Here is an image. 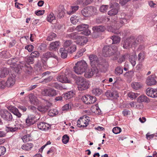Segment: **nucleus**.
Returning <instances> with one entry per match:
<instances>
[{
	"label": "nucleus",
	"mask_w": 157,
	"mask_h": 157,
	"mask_svg": "<svg viewBox=\"0 0 157 157\" xmlns=\"http://www.w3.org/2000/svg\"><path fill=\"white\" fill-rule=\"evenodd\" d=\"M102 53L105 57L110 56L113 55L118 56L120 54L117 47L115 45L112 47L109 45L105 46L103 49Z\"/></svg>",
	"instance_id": "obj_1"
},
{
	"label": "nucleus",
	"mask_w": 157,
	"mask_h": 157,
	"mask_svg": "<svg viewBox=\"0 0 157 157\" xmlns=\"http://www.w3.org/2000/svg\"><path fill=\"white\" fill-rule=\"evenodd\" d=\"M87 64L84 60L78 62L75 64L73 69L75 72L78 75L83 73L86 71L87 67Z\"/></svg>",
	"instance_id": "obj_2"
},
{
	"label": "nucleus",
	"mask_w": 157,
	"mask_h": 157,
	"mask_svg": "<svg viewBox=\"0 0 157 157\" xmlns=\"http://www.w3.org/2000/svg\"><path fill=\"white\" fill-rule=\"evenodd\" d=\"M76 83L79 90H86L90 87V82L82 77H78L77 78Z\"/></svg>",
	"instance_id": "obj_3"
},
{
	"label": "nucleus",
	"mask_w": 157,
	"mask_h": 157,
	"mask_svg": "<svg viewBox=\"0 0 157 157\" xmlns=\"http://www.w3.org/2000/svg\"><path fill=\"white\" fill-rule=\"evenodd\" d=\"M68 36L70 38L76 40V43L80 45H83L88 42L86 37L78 36L76 33H71L68 34Z\"/></svg>",
	"instance_id": "obj_4"
},
{
	"label": "nucleus",
	"mask_w": 157,
	"mask_h": 157,
	"mask_svg": "<svg viewBox=\"0 0 157 157\" xmlns=\"http://www.w3.org/2000/svg\"><path fill=\"white\" fill-rule=\"evenodd\" d=\"M138 43V41L133 36H131L125 40L123 43V48L129 49L133 45L135 46Z\"/></svg>",
	"instance_id": "obj_5"
},
{
	"label": "nucleus",
	"mask_w": 157,
	"mask_h": 157,
	"mask_svg": "<svg viewBox=\"0 0 157 157\" xmlns=\"http://www.w3.org/2000/svg\"><path fill=\"white\" fill-rule=\"evenodd\" d=\"M92 68H89L86 70L84 76L86 78H90L94 75H97L99 71L96 67L91 66Z\"/></svg>",
	"instance_id": "obj_6"
},
{
	"label": "nucleus",
	"mask_w": 157,
	"mask_h": 157,
	"mask_svg": "<svg viewBox=\"0 0 157 157\" xmlns=\"http://www.w3.org/2000/svg\"><path fill=\"white\" fill-rule=\"evenodd\" d=\"M89 25L85 24H82L78 26L76 29L78 31H83V34L85 35H89L90 33V31L88 29Z\"/></svg>",
	"instance_id": "obj_7"
},
{
	"label": "nucleus",
	"mask_w": 157,
	"mask_h": 157,
	"mask_svg": "<svg viewBox=\"0 0 157 157\" xmlns=\"http://www.w3.org/2000/svg\"><path fill=\"white\" fill-rule=\"evenodd\" d=\"M96 11V9L93 7H86L83 9L81 13L85 17H88Z\"/></svg>",
	"instance_id": "obj_8"
},
{
	"label": "nucleus",
	"mask_w": 157,
	"mask_h": 157,
	"mask_svg": "<svg viewBox=\"0 0 157 157\" xmlns=\"http://www.w3.org/2000/svg\"><path fill=\"white\" fill-rule=\"evenodd\" d=\"M82 100L84 103L86 104L94 103L96 101V99L95 97L88 95L82 96Z\"/></svg>",
	"instance_id": "obj_9"
},
{
	"label": "nucleus",
	"mask_w": 157,
	"mask_h": 157,
	"mask_svg": "<svg viewBox=\"0 0 157 157\" xmlns=\"http://www.w3.org/2000/svg\"><path fill=\"white\" fill-rule=\"evenodd\" d=\"M42 94L44 96L52 97L56 95L57 94V92L54 89L49 88L43 90Z\"/></svg>",
	"instance_id": "obj_10"
},
{
	"label": "nucleus",
	"mask_w": 157,
	"mask_h": 157,
	"mask_svg": "<svg viewBox=\"0 0 157 157\" xmlns=\"http://www.w3.org/2000/svg\"><path fill=\"white\" fill-rule=\"evenodd\" d=\"M89 58L91 66L96 67L99 64V62L98 57L95 55H90Z\"/></svg>",
	"instance_id": "obj_11"
},
{
	"label": "nucleus",
	"mask_w": 157,
	"mask_h": 157,
	"mask_svg": "<svg viewBox=\"0 0 157 157\" xmlns=\"http://www.w3.org/2000/svg\"><path fill=\"white\" fill-rule=\"evenodd\" d=\"M89 120L86 117L80 118L77 121V126L80 128L86 127L88 124Z\"/></svg>",
	"instance_id": "obj_12"
},
{
	"label": "nucleus",
	"mask_w": 157,
	"mask_h": 157,
	"mask_svg": "<svg viewBox=\"0 0 157 157\" xmlns=\"http://www.w3.org/2000/svg\"><path fill=\"white\" fill-rule=\"evenodd\" d=\"M64 9L62 6H59L57 10L54 11L55 14L59 18H61L63 17L64 14Z\"/></svg>",
	"instance_id": "obj_13"
},
{
	"label": "nucleus",
	"mask_w": 157,
	"mask_h": 157,
	"mask_svg": "<svg viewBox=\"0 0 157 157\" xmlns=\"http://www.w3.org/2000/svg\"><path fill=\"white\" fill-rule=\"evenodd\" d=\"M126 16H125L124 13H122L121 14V17L120 18L119 21H115L114 23L116 24V26H117V28L118 29L121 27L123 23L126 22Z\"/></svg>",
	"instance_id": "obj_14"
},
{
	"label": "nucleus",
	"mask_w": 157,
	"mask_h": 157,
	"mask_svg": "<svg viewBox=\"0 0 157 157\" xmlns=\"http://www.w3.org/2000/svg\"><path fill=\"white\" fill-rule=\"evenodd\" d=\"M1 115L2 117L6 121H10L12 118L11 114L6 110L2 111L1 112Z\"/></svg>",
	"instance_id": "obj_15"
},
{
	"label": "nucleus",
	"mask_w": 157,
	"mask_h": 157,
	"mask_svg": "<svg viewBox=\"0 0 157 157\" xmlns=\"http://www.w3.org/2000/svg\"><path fill=\"white\" fill-rule=\"evenodd\" d=\"M146 83L148 86H151L155 84L156 81L154 75H151L148 77L146 81Z\"/></svg>",
	"instance_id": "obj_16"
},
{
	"label": "nucleus",
	"mask_w": 157,
	"mask_h": 157,
	"mask_svg": "<svg viewBox=\"0 0 157 157\" xmlns=\"http://www.w3.org/2000/svg\"><path fill=\"white\" fill-rule=\"evenodd\" d=\"M105 95L107 97L113 99H116L118 97V94L116 91L108 90L105 93Z\"/></svg>",
	"instance_id": "obj_17"
},
{
	"label": "nucleus",
	"mask_w": 157,
	"mask_h": 157,
	"mask_svg": "<svg viewBox=\"0 0 157 157\" xmlns=\"http://www.w3.org/2000/svg\"><path fill=\"white\" fill-rule=\"evenodd\" d=\"M57 80L61 82L65 83H71V81L67 79L64 75H59L57 78Z\"/></svg>",
	"instance_id": "obj_18"
},
{
	"label": "nucleus",
	"mask_w": 157,
	"mask_h": 157,
	"mask_svg": "<svg viewBox=\"0 0 157 157\" xmlns=\"http://www.w3.org/2000/svg\"><path fill=\"white\" fill-rule=\"evenodd\" d=\"M51 105L52 104L48 102L47 105L38 106L37 109L41 112L44 113L49 109Z\"/></svg>",
	"instance_id": "obj_19"
},
{
	"label": "nucleus",
	"mask_w": 157,
	"mask_h": 157,
	"mask_svg": "<svg viewBox=\"0 0 157 157\" xmlns=\"http://www.w3.org/2000/svg\"><path fill=\"white\" fill-rule=\"evenodd\" d=\"M34 119L35 117L33 115H30L28 116L26 120V123L29 126L35 123Z\"/></svg>",
	"instance_id": "obj_20"
},
{
	"label": "nucleus",
	"mask_w": 157,
	"mask_h": 157,
	"mask_svg": "<svg viewBox=\"0 0 157 157\" xmlns=\"http://www.w3.org/2000/svg\"><path fill=\"white\" fill-rule=\"evenodd\" d=\"M38 128L42 130H48L49 128L48 124L45 122H40L37 124Z\"/></svg>",
	"instance_id": "obj_21"
},
{
	"label": "nucleus",
	"mask_w": 157,
	"mask_h": 157,
	"mask_svg": "<svg viewBox=\"0 0 157 157\" xmlns=\"http://www.w3.org/2000/svg\"><path fill=\"white\" fill-rule=\"evenodd\" d=\"M60 45V43L59 41H56L51 43L49 45V48L50 50H56Z\"/></svg>",
	"instance_id": "obj_22"
},
{
	"label": "nucleus",
	"mask_w": 157,
	"mask_h": 157,
	"mask_svg": "<svg viewBox=\"0 0 157 157\" xmlns=\"http://www.w3.org/2000/svg\"><path fill=\"white\" fill-rule=\"evenodd\" d=\"M113 5L115 6L116 8L113 9L108 12V14L110 15H115L118 13L117 8L118 7L119 4L117 3H115Z\"/></svg>",
	"instance_id": "obj_23"
},
{
	"label": "nucleus",
	"mask_w": 157,
	"mask_h": 157,
	"mask_svg": "<svg viewBox=\"0 0 157 157\" xmlns=\"http://www.w3.org/2000/svg\"><path fill=\"white\" fill-rule=\"evenodd\" d=\"M29 101L31 103L35 105H37L39 103V101L37 98L34 95H30L29 97Z\"/></svg>",
	"instance_id": "obj_24"
},
{
	"label": "nucleus",
	"mask_w": 157,
	"mask_h": 157,
	"mask_svg": "<svg viewBox=\"0 0 157 157\" xmlns=\"http://www.w3.org/2000/svg\"><path fill=\"white\" fill-rule=\"evenodd\" d=\"M120 37L118 36H111L109 41H111V43L112 42L113 44H116L120 42Z\"/></svg>",
	"instance_id": "obj_25"
},
{
	"label": "nucleus",
	"mask_w": 157,
	"mask_h": 157,
	"mask_svg": "<svg viewBox=\"0 0 157 157\" xmlns=\"http://www.w3.org/2000/svg\"><path fill=\"white\" fill-rule=\"evenodd\" d=\"M15 80L14 77L10 76L8 78V80L6 82V86L10 87L13 86L15 83Z\"/></svg>",
	"instance_id": "obj_26"
},
{
	"label": "nucleus",
	"mask_w": 157,
	"mask_h": 157,
	"mask_svg": "<svg viewBox=\"0 0 157 157\" xmlns=\"http://www.w3.org/2000/svg\"><path fill=\"white\" fill-rule=\"evenodd\" d=\"M59 52L62 58L65 59L67 57V53L68 52L67 50L65 49L64 48H61L59 49Z\"/></svg>",
	"instance_id": "obj_27"
},
{
	"label": "nucleus",
	"mask_w": 157,
	"mask_h": 157,
	"mask_svg": "<svg viewBox=\"0 0 157 157\" xmlns=\"http://www.w3.org/2000/svg\"><path fill=\"white\" fill-rule=\"evenodd\" d=\"M92 29L94 32H103L105 30V28L101 25L95 26L93 27Z\"/></svg>",
	"instance_id": "obj_28"
},
{
	"label": "nucleus",
	"mask_w": 157,
	"mask_h": 157,
	"mask_svg": "<svg viewBox=\"0 0 157 157\" xmlns=\"http://www.w3.org/2000/svg\"><path fill=\"white\" fill-rule=\"evenodd\" d=\"M74 95L73 91H70L64 94L63 97L65 99H69L72 97Z\"/></svg>",
	"instance_id": "obj_29"
},
{
	"label": "nucleus",
	"mask_w": 157,
	"mask_h": 157,
	"mask_svg": "<svg viewBox=\"0 0 157 157\" xmlns=\"http://www.w3.org/2000/svg\"><path fill=\"white\" fill-rule=\"evenodd\" d=\"M33 145L30 143H27L23 144L21 147V148L25 150H29L33 147Z\"/></svg>",
	"instance_id": "obj_30"
},
{
	"label": "nucleus",
	"mask_w": 157,
	"mask_h": 157,
	"mask_svg": "<svg viewBox=\"0 0 157 157\" xmlns=\"http://www.w3.org/2000/svg\"><path fill=\"white\" fill-rule=\"evenodd\" d=\"M131 85L133 89L136 90H138L140 89L142 86V85L140 83L136 82H132L131 84Z\"/></svg>",
	"instance_id": "obj_31"
},
{
	"label": "nucleus",
	"mask_w": 157,
	"mask_h": 157,
	"mask_svg": "<svg viewBox=\"0 0 157 157\" xmlns=\"http://www.w3.org/2000/svg\"><path fill=\"white\" fill-rule=\"evenodd\" d=\"M8 74V70L6 68H4L2 69L0 73V78H4Z\"/></svg>",
	"instance_id": "obj_32"
},
{
	"label": "nucleus",
	"mask_w": 157,
	"mask_h": 157,
	"mask_svg": "<svg viewBox=\"0 0 157 157\" xmlns=\"http://www.w3.org/2000/svg\"><path fill=\"white\" fill-rule=\"evenodd\" d=\"M136 56L135 55H131L129 56V61L133 66H134L136 64Z\"/></svg>",
	"instance_id": "obj_33"
},
{
	"label": "nucleus",
	"mask_w": 157,
	"mask_h": 157,
	"mask_svg": "<svg viewBox=\"0 0 157 157\" xmlns=\"http://www.w3.org/2000/svg\"><path fill=\"white\" fill-rule=\"evenodd\" d=\"M11 112L14 115H16L18 117H20L21 116V114L19 112L18 110L16 108L12 107H11Z\"/></svg>",
	"instance_id": "obj_34"
},
{
	"label": "nucleus",
	"mask_w": 157,
	"mask_h": 157,
	"mask_svg": "<svg viewBox=\"0 0 157 157\" xmlns=\"http://www.w3.org/2000/svg\"><path fill=\"white\" fill-rule=\"evenodd\" d=\"M55 18L56 17L54 15V14L52 13H51L48 15L47 20L48 21L52 23L53 21L55 20Z\"/></svg>",
	"instance_id": "obj_35"
},
{
	"label": "nucleus",
	"mask_w": 157,
	"mask_h": 157,
	"mask_svg": "<svg viewBox=\"0 0 157 157\" xmlns=\"http://www.w3.org/2000/svg\"><path fill=\"white\" fill-rule=\"evenodd\" d=\"M107 19L108 21H109V18L106 17H98L96 20V22L98 23H103L105 20Z\"/></svg>",
	"instance_id": "obj_36"
},
{
	"label": "nucleus",
	"mask_w": 157,
	"mask_h": 157,
	"mask_svg": "<svg viewBox=\"0 0 157 157\" xmlns=\"http://www.w3.org/2000/svg\"><path fill=\"white\" fill-rule=\"evenodd\" d=\"M70 19L71 23L74 24L79 21L80 18L79 17L76 16H73L71 17Z\"/></svg>",
	"instance_id": "obj_37"
},
{
	"label": "nucleus",
	"mask_w": 157,
	"mask_h": 157,
	"mask_svg": "<svg viewBox=\"0 0 157 157\" xmlns=\"http://www.w3.org/2000/svg\"><path fill=\"white\" fill-rule=\"evenodd\" d=\"M92 92L94 95L99 96L102 93V91L98 88H94L92 90Z\"/></svg>",
	"instance_id": "obj_38"
},
{
	"label": "nucleus",
	"mask_w": 157,
	"mask_h": 157,
	"mask_svg": "<svg viewBox=\"0 0 157 157\" xmlns=\"http://www.w3.org/2000/svg\"><path fill=\"white\" fill-rule=\"evenodd\" d=\"M137 101L139 103L142 102L144 101H147L148 99L146 96L141 95L137 98Z\"/></svg>",
	"instance_id": "obj_39"
},
{
	"label": "nucleus",
	"mask_w": 157,
	"mask_h": 157,
	"mask_svg": "<svg viewBox=\"0 0 157 157\" xmlns=\"http://www.w3.org/2000/svg\"><path fill=\"white\" fill-rule=\"evenodd\" d=\"M58 111L57 109H51L48 112V115L49 116H54L58 114Z\"/></svg>",
	"instance_id": "obj_40"
},
{
	"label": "nucleus",
	"mask_w": 157,
	"mask_h": 157,
	"mask_svg": "<svg viewBox=\"0 0 157 157\" xmlns=\"http://www.w3.org/2000/svg\"><path fill=\"white\" fill-rule=\"evenodd\" d=\"M71 10L67 12V13L68 14L71 15L74 13L78 9L79 6H72L71 7Z\"/></svg>",
	"instance_id": "obj_41"
},
{
	"label": "nucleus",
	"mask_w": 157,
	"mask_h": 157,
	"mask_svg": "<svg viewBox=\"0 0 157 157\" xmlns=\"http://www.w3.org/2000/svg\"><path fill=\"white\" fill-rule=\"evenodd\" d=\"M43 56L44 57L46 58V59L50 57H53L55 58H56V57H57L52 52H47L45 53V54Z\"/></svg>",
	"instance_id": "obj_42"
},
{
	"label": "nucleus",
	"mask_w": 157,
	"mask_h": 157,
	"mask_svg": "<svg viewBox=\"0 0 157 157\" xmlns=\"http://www.w3.org/2000/svg\"><path fill=\"white\" fill-rule=\"evenodd\" d=\"M138 94L137 93H135L132 92H129L128 94V96L131 99H133L137 97Z\"/></svg>",
	"instance_id": "obj_43"
},
{
	"label": "nucleus",
	"mask_w": 157,
	"mask_h": 157,
	"mask_svg": "<svg viewBox=\"0 0 157 157\" xmlns=\"http://www.w3.org/2000/svg\"><path fill=\"white\" fill-rule=\"evenodd\" d=\"M56 34L54 33H52L47 37V40L49 41H52L56 37Z\"/></svg>",
	"instance_id": "obj_44"
},
{
	"label": "nucleus",
	"mask_w": 157,
	"mask_h": 157,
	"mask_svg": "<svg viewBox=\"0 0 157 157\" xmlns=\"http://www.w3.org/2000/svg\"><path fill=\"white\" fill-rule=\"evenodd\" d=\"M153 91V89L148 88L146 89V93L147 96L152 98Z\"/></svg>",
	"instance_id": "obj_45"
},
{
	"label": "nucleus",
	"mask_w": 157,
	"mask_h": 157,
	"mask_svg": "<svg viewBox=\"0 0 157 157\" xmlns=\"http://www.w3.org/2000/svg\"><path fill=\"white\" fill-rule=\"evenodd\" d=\"M123 70L122 69L119 67H117L115 69V73L117 75H120L122 74Z\"/></svg>",
	"instance_id": "obj_46"
},
{
	"label": "nucleus",
	"mask_w": 157,
	"mask_h": 157,
	"mask_svg": "<svg viewBox=\"0 0 157 157\" xmlns=\"http://www.w3.org/2000/svg\"><path fill=\"white\" fill-rule=\"evenodd\" d=\"M69 137L67 134L64 135L62 137V141L63 143L64 144H67L69 141Z\"/></svg>",
	"instance_id": "obj_47"
},
{
	"label": "nucleus",
	"mask_w": 157,
	"mask_h": 157,
	"mask_svg": "<svg viewBox=\"0 0 157 157\" xmlns=\"http://www.w3.org/2000/svg\"><path fill=\"white\" fill-rule=\"evenodd\" d=\"M74 44H73L71 40H68L66 41L64 44V46L66 48L70 47L71 46H73Z\"/></svg>",
	"instance_id": "obj_48"
},
{
	"label": "nucleus",
	"mask_w": 157,
	"mask_h": 157,
	"mask_svg": "<svg viewBox=\"0 0 157 157\" xmlns=\"http://www.w3.org/2000/svg\"><path fill=\"white\" fill-rule=\"evenodd\" d=\"M112 131L114 133L117 134L121 132V129L120 128L118 127H116L113 129Z\"/></svg>",
	"instance_id": "obj_49"
},
{
	"label": "nucleus",
	"mask_w": 157,
	"mask_h": 157,
	"mask_svg": "<svg viewBox=\"0 0 157 157\" xmlns=\"http://www.w3.org/2000/svg\"><path fill=\"white\" fill-rule=\"evenodd\" d=\"M31 139V136L29 134H27L24 136L22 138L24 142H27L30 140Z\"/></svg>",
	"instance_id": "obj_50"
},
{
	"label": "nucleus",
	"mask_w": 157,
	"mask_h": 157,
	"mask_svg": "<svg viewBox=\"0 0 157 157\" xmlns=\"http://www.w3.org/2000/svg\"><path fill=\"white\" fill-rule=\"evenodd\" d=\"M76 49V46L74 44L73 46L70 47L68 49V52L70 53H72L75 52Z\"/></svg>",
	"instance_id": "obj_51"
},
{
	"label": "nucleus",
	"mask_w": 157,
	"mask_h": 157,
	"mask_svg": "<svg viewBox=\"0 0 157 157\" xmlns=\"http://www.w3.org/2000/svg\"><path fill=\"white\" fill-rule=\"evenodd\" d=\"M108 7L109 6L107 5H102L100 7V11L102 12H105L107 10Z\"/></svg>",
	"instance_id": "obj_52"
},
{
	"label": "nucleus",
	"mask_w": 157,
	"mask_h": 157,
	"mask_svg": "<svg viewBox=\"0 0 157 157\" xmlns=\"http://www.w3.org/2000/svg\"><path fill=\"white\" fill-rule=\"evenodd\" d=\"M26 61L29 64L33 63L34 62V58L30 55L26 59Z\"/></svg>",
	"instance_id": "obj_53"
},
{
	"label": "nucleus",
	"mask_w": 157,
	"mask_h": 157,
	"mask_svg": "<svg viewBox=\"0 0 157 157\" xmlns=\"http://www.w3.org/2000/svg\"><path fill=\"white\" fill-rule=\"evenodd\" d=\"M31 56L33 58H36L39 56L40 53L38 51H35L31 53Z\"/></svg>",
	"instance_id": "obj_54"
},
{
	"label": "nucleus",
	"mask_w": 157,
	"mask_h": 157,
	"mask_svg": "<svg viewBox=\"0 0 157 157\" xmlns=\"http://www.w3.org/2000/svg\"><path fill=\"white\" fill-rule=\"evenodd\" d=\"M34 48V46L31 44L27 45L25 47V49L28 50L29 52H32Z\"/></svg>",
	"instance_id": "obj_55"
},
{
	"label": "nucleus",
	"mask_w": 157,
	"mask_h": 157,
	"mask_svg": "<svg viewBox=\"0 0 157 157\" xmlns=\"http://www.w3.org/2000/svg\"><path fill=\"white\" fill-rule=\"evenodd\" d=\"M6 131H7V132H14L18 128V127H11L9 126H6Z\"/></svg>",
	"instance_id": "obj_56"
},
{
	"label": "nucleus",
	"mask_w": 157,
	"mask_h": 157,
	"mask_svg": "<svg viewBox=\"0 0 157 157\" xmlns=\"http://www.w3.org/2000/svg\"><path fill=\"white\" fill-rule=\"evenodd\" d=\"M28 109L30 111L33 112V113H37V109H36V108L33 105H30L29 106Z\"/></svg>",
	"instance_id": "obj_57"
},
{
	"label": "nucleus",
	"mask_w": 157,
	"mask_h": 157,
	"mask_svg": "<svg viewBox=\"0 0 157 157\" xmlns=\"http://www.w3.org/2000/svg\"><path fill=\"white\" fill-rule=\"evenodd\" d=\"M46 48V45L45 44H42L39 47V49L40 50L44 51Z\"/></svg>",
	"instance_id": "obj_58"
},
{
	"label": "nucleus",
	"mask_w": 157,
	"mask_h": 157,
	"mask_svg": "<svg viewBox=\"0 0 157 157\" xmlns=\"http://www.w3.org/2000/svg\"><path fill=\"white\" fill-rule=\"evenodd\" d=\"M6 86V83L4 81H0V89H3Z\"/></svg>",
	"instance_id": "obj_59"
},
{
	"label": "nucleus",
	"mask_w": 157,
	"mask_h": 157,
	"mask_svg": "<svg viewBox=\"0 0 157 157\" xmlns=\"http://www.w3.org/2000/svg\"><path fill=\"white\" fill-rule=\"evenodd\" d=\"M155 136V134H150L149 132H148L146 135V139L149 140L153 138Z\"/></svg>",
	"instance_id": "obj_60"
},
{
	"label": "nucleus",
	"mask_w": 157,
	"mask_h": 157,
	"mask_svg": "<svg viewBox=\"0 0 157 157\" xmlns=\"http://www.w3.org/2000/svg\"><path fill=\"white\" fill-rule=\"evenodd\" d=\"M6 151V149L3 146H0V156L3 155Z\"/></svg>",
	"instance_id": "obj_61"
},
{
	"label": "nucleus",
	"mask_w": 157,
	"mask_h": 157,
	"mask_svg": "<svg viewBox=\"0 0 157 157\" xmlns=\"http://www.w3.org/2000/svg\"><path fill=\"white\" fill-rule=\"evenodd\" d=\"M53 78V77L52 76H49L48 78H45L44 80L41 82H43L44 83H47L51 81L52 80Z\"/></svg>",
	"instance_id": "obj_62"
},
{
	"label": "nucleus",
	"mask_w": 157,
	"mask_h": 157,
	"mask_svg": "<svg viewBox=\"0 0 157 157\" xmlns=\"http://www.w3.org/2000/svg\"><path fill=\"white\" fill-rule=\"evenodd\" d=\"M142 68V64L140 63L138 64L136 67V70L138 71H141Z\"/></svg>",
	"instance_id": "obj_63"
},
{
	"label": "nucleus",
	"mask_w": 157,
	"mask_h": 157,
	"mask_svg": "<svg viewBox=\"0 0 157 157\" xmlns=\"http://www.w3.org/2000/svg\"><path fill=\"white\" fill-rule=\"evenodd\" d=\"M52 86L56 89L58 90H61L62 88V87L60 86L57 84L56 83H53Z\"/></svg>",
	"instance_id": "obj_64"
}]
</instances>
